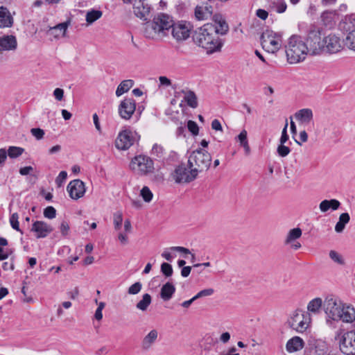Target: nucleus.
I'll return each instance as SVG.
<instances>
[{
  "label": "nucleus",
  "instance_id": "nucleus-13",
  "mask_svg": "<svg viewBox=\"0 0 355 355\" xmlns=\"http://www.w3.org/2000/svg\"><path fill=\"white\" fill-rule=\"evenodd\" d=\"M136 110V102L132 98H125L118 107L119 116L125 120L130 119Z\"/></svg>",
  "mask_w": 355,
  "mask_h": 355
},
{
  "label": "nucleus",
  "instance_id": "nucleus-60",
  "mask_svg": "<svg viewBox=\"0 0 355 355\" xmlns=\"http://www.w3.org/2000/svg\"><path fill=\"white\" fill-rule=\"evenodd\" d=\"M7 159V151L5 148L0 149V166H1Z\"/></svg>",
  "mask_w": 355,
  "mask_h": 355
},
{
  "label": "nucleus",
  "instance_id": "nucleus-17",
  "mask_svg": "<svg viewBox=\"0 0 355 355\" xmlns=\"http://www.w3.org/2000/svg\"><path fill=\"white\" fill-rule=\"evenodd\" d=\"M53 230V228L50 225L41 220L34 222L31 227V231L35 233L37 239L46 237Z\"/></svg>",
  "mask_w": 355,
  "mask_h": 355
},
{
  "label": "nucleus",
  "instance_id": "nucleus-50",
  "mask_svg": "<svg viewBox=\"0 0 355 355\" xmlns=\"http://www.w3.org/2000/svg\"><path fill=\"white\" fill-rule=\"evenodd\" d=\"M44 216L49 219H53L56 216V210L52 206H49L44 210Z\"/></svg>",
  "mask_w": 355,
  "mask_h": 355
},
{
  "label": "nucleus",
  "instance_id": "nucleus-10",
  "mask_svg": "<svg viewBox=\"0 0 355 355\" xmlns=\"http://www.w3.org/2000/svg\"><path fill=\"white\" fill-rule=\"evenodd\" d=\"M339 28L347 35L343 40L344 44L350 50L355 51V24L351 17H345L339 24Z\"/></svg>",
  "mask_w": 355,
  "mask_h": 355
},
{
  "label": "nucleus",
  "instance_id": "nucleus-27",
  "mask_svg": "<svg viewBox=\"0 0 355 355\" xmlns=\"http://www.w3.org/2000/svg\"><path fill=\"white\" fill-rule=\"evenodd\" d=\"M304 344L301 338L295 336L288 340L286 348L288 352L292 353L302 349L304 347Z\"/></svg>",
  "mask_w": 355,
  "mask_h": 355
},
{
  "label": "nucleus",
  "instance_id": "nucleus-42",
  "mask_svg": "<svg viewBox=\"0 0 355 355\" xmlns=\"http://www.w3.org/2000/svg\"><path fill=\"white\" fill-rule=\"evenodd\" d=\"M123 222V214L122 212L119 211L114 214L113 215V223L114 226V229L116 230H119L122 226Z\"/></svg>",
  "mask_w": 355,
  "mask_h": 355
},
{
  "label": "nucleus",
  "instance_id": "nucleus-19",
  "mask_svg": "<svg viewBox=\"0 0 355 355\" xmlns=\"http://www.w3.org/2000/svg\"><path fill=\"white\" fill-rule=\"evenodd\" d=\"M17 47L16 37L14 35L0 36V51H14Z\"/></svg>",
  "mask_w": 355,
  "mask_h": 355
},
{
  "label": "nucleus",
  "instance_id": "nucleus-3",
  "mask_svg": "<svg viewBox=\"0 0 355 355\" xmlns=\"http://www.w3.org/2000/svg\"><path fill=\"white\" fill-rule=\"evenodd\" d=\"M287 60L290 64H297L303 62L308 54L307 44L300 35H293L286 46Z\"/></svg>",
  "mask_w": 355,
  "mask_h": 355
},
{
  "label": "nucleus",
  "instance_id": "nucleus-48",
  "mask_svg": "<svg viewBox=\"0 0 355 355\" xmlns=\"http://www.w3.org/2000/svg\"><path fill=\"white\" fill-rule=\"evenodd\" d=\"M187 128L193 135L196 136L198 135L199 128L195 121L189 120L187 122Z\"/></svg>",
  "mask_w": 355,
  "mask_h": 355
},
{
  "label": "nucleus",
  "instance_id": "nucleus-22",
  "mask_svg": "<svg viewBox=\"0 0 355 355\" xmlns=\"http://www.w3.org/2000/svg\"><path fill=\"white\" fill-rule=\"evenodd\" d=\"M14 19L9 10L3 6L0 7V28L12 26Z\"/></svg>",
  "mask_w": 355,
  "mask_h": 355
},
{
  "label": "nucleus",
  "instance_id": "nucleus-26",
  "mask_svg": "<svg viewBox=\"0 0 355 355\" xmlns=\"http://www.w3.org/2000/svg\"><path fill=\"white\" fill-rule=\"evenodd\" d=\"M295 117L302 123H309L313 118V111L309 108L301 109L295 112Z\"/></svg>",
  "mask_w": 355,
  "mask_h": 355
},
{
  "label": "nucleus",
  "instance_id": "nucleus-47",
  "mask_svg": "<svg viewBox=\"0 0 355 355\" xmlns=\"http://www.w3.org/2000/svg\"><path fill=\"white\" fill-rule=\"evenodd\" d=\"M141 283L139 282H135L129 287L128 290V293L130 295H137L141 291Z\"/></svg>",
  "mask_w": 355,
  "mask_h": 355
},
{
  "label": "nucleus",
  "instance_id": "nucleus-56",
  "mask_svg": "<svg viewBox=\"0 0 355 355\" xmlns=\"http://www.w3.org/2000/svg\"><path fill=\"white\" fill-rule=\"evenodd\" d=\"M288 121H286V124L282 130V136L280 138V143L284 144L288 140V135L287 134Z\"/></svg>",
  "mask_w": 355,
  "mask_h": 355
},
{
  "label": "nucleus",
  "instance_id": "nucleus-8",
  "mask_svg": "<svg viewBox=\"0 0 355 355\" xmlns=\"http://www.w3.org/2000/svg\"><path fill=\"white\" fill-rule=\"evenodd\" d=\"M130 167L132 170L141 175L152 173L154 171V163L153 159L143 155L135 156L131 160Z\"/></svg>",
  "mask_w": 355,
  "mask_h": 355
},
{
  "label": "nucleus",
  "instance_id": "nucleus-59",
  "mask_svg": "<svg viewBox=\"0 0 355 355\" xmlns=\"http://www.w3.org/2000/svg\"><path fill=\"white\" fill-rule=\"evenodd\" d=\"M159 80L160 85L165 87H168L171 85V81L169 78L166 76H159Z\"/></svg>",
  "mask_w": 355,
  "mask_h": 355
},
{
  "label": "nucleus",
  "instance_id": "nucleus-20",
  "mask_svg": "<svg viewBox=\"0 0 355 355\" xmlns=\"http://www.w3.org/2000/svg\"><path fill=\"white\" fill-rule=\"evenodd\" d=\"M158 337V331L156 329L150 330L141 340V347L144 351H148L155 343Z\"/></svg>",
  "mask_w": 355,
  "mask_h": 355
},
{
  "label": "nucleus",
  "instance_id": "nucleus-38",
  "mask_svg": "<svg viewBox=\"0 0 355 355\" xmlns=\"http://www.w3.org/2000/svg\"><path fill=\"white\" fill-rule=\"evenodd\" d=\"M322 305V299L319 298V297L315 298L309 302V304L307 305L308 311H310L312 313H317L319 311Z\"/></svg>",
  "mask_w": 355,
  "mask_h": 355
},
{
  "label": "nucleus",
  "instance_id": "nucleus-46",
  "mask_svg": "<svg viewBox=\"0 0 355 355\" xmlns=\"http://www.w3.org/2000/svg\"><path fill=\"white\" fill-rule=\"evenodd\" d=\"M161 272L166 277H171L173 275V272L172 266L168 263H162Z\"/></svg>",
  "mask_w": 355,
  "mask_h": 355
},
{
  "label": "nucleus",
  "instance_id": "nucleus-11",
  "mask_svg": "<svg viewBox=\"0 0 355 355\" xmlns=\"http://www.w3.org/2000/svg\"><path fill=\"white\" fill-rule=\"evenodd\" d=\"M189 171L184 164L179 165L174 171L173 177L177 183L190 182L195 180L197 175V171L189 168Z\"/></svg>",
  "mask_w": 355,
  "mask_h": 355
},
{
  "label": "nucleus",
  "instance_id": "nucleus-12",
  "mask_svg": "<svg viewBox=\"0 0 355 355\" xmlns=\"http://www.w3.org/2000/svg\"><path fill=\"white\" fill-rule=\"evenodd\" d=\"M340 351L346 355H355V331L345 333L340 340Z\"/></svg>",
  "mask_w": 355,
  "mask_h": 355
},
{
  "label": "nucleus",
  "instance_id": "nucleus-28",
  "mask_svg": "<svg viewBox=\"0 0 355 355\" xmlns=\"http://www.w3.org/2000/svg\"><path fill=\"white\" fill-rule=\"evenodd\" d=\"M175 292V286L171 282H167L161 288L160 297L164 301H168L172 298Z\"/></svg>",
  "mask_w": 355,
  "mask_h": 355
},
{
  "label": "nucleus",
  "instance_id": "nucleus-58",
  "mask_svg": "<svg viewBox=\"0 0 355 355\" xmlns=\"http://www.w3.org/2000/svg\"><path fill=\"white\" fill-rule=\"evenodd\" d=\"M256 15L259 18L263 20L266 19L268 16V12L263 9H258L257 10Z\"/></svg>",
  "mask_w": 355,
  "mask_h": 355
},
{
  "label": "nucleus",
  "instance_id": "nucleus-14",
  "mask_svg": "<svg viewBox=\"0 0 355 355\" xmlns=\"http://www.w3.org/2000/svg\"><path fill=\"white\" fill-rule=\"evenodd\" d=\"M324 51L329 53H336L343 48V43L340 37L335 34H329L323 37Z\"/></svg>",
  "mask_w": 355,
  "mask_h": 355
},
{
  "label": "nucleus",
  "instance_id": "nucleus-41",
  "mask_svg": "<svg viewBox=\"0 0 355 355\" xmlns=\"http://www.w3.org/2000/svg\"><path fill=\"white\" fill-rule=\"evenodd\" d=\"M24 150L21 147L10 146L7 150V156L8 155L10 158H17L20 156Z\"/></svg>",
  "mask_w": 355,
  "mask_h": 355
},
{
  "label": "nucleus",
  "instance_id": "nucleus-2",
  "mask_svg": "<svg viewBox=\"0 0 355 355\" xmlns=\"http://www.w3.org/2000/svg\"><path fill=\"white\" fill-rule=\"evenodd\" d=\"M171 28L173 37L177 41L187 40L190 35V26L186 22L174 24L171 17L166 14L160 13L153 21L145 24L144 35L146 37L153 39L159 33L166 35V31Z\"/></svg>",
  "mask_w": 355,
  "mask_h": 355
},
{
  "label": "nucleus",
  "instance_id": "nucleus-44",
  "mask_svg": "<svg viewBox=\"0 0 355 355\" xmlns=\"http://www.w3.org/2000/svg\"><path fill=\"white\" fill-rule=\"evenodd\" d=\"M19 215L17 213H13L10 217V223L12 229L15 230L19 232L22 234L21 229L19 228Z\"/></svg>",
  "mask_w": 355,
  "mask_h": 355
},
{
  "label": "nucleus",
  "instance_id": "nucleus-36",
  "mask_svg": "<svg viewBox=\"0 0 355 355\" xmlns=\"http://www.w3.org/2000/svg\"><path fill=\"white\" fill-rule=\"evenodd\" d=\"M336 14L335 10L323 12L321 18L324 24L327 26H331L334 24Z\"/></svg>",
  "mask_w": 355,
  "mask_h": 355
},
{
  "label": "nucleus",
  "instance_id": "nucleus-6",
  "mask_svg": "<svg viewBox=\"0 0 355 355\" xmlns=\"http://www.w3.org/2000/svg\"><path fill=\"white\" fill-rule=\"evenodd\" d=\"M260 40L263 49L268 53H276L282 46L281 34L271 30L265 31L261 34Z\"/></svg>",
  "mask_w": 355,
  "mask_h": 355
},
{
  "label": "nucleus",
  "instance_id": "nucleus-29",
  "mask_svg": "<svg viewBox=\"0 0 355 355\" xmlns=\"http://www.w3.org/2000/svg\"><path fill=\"white\" fill-rule=\"evenodd\" d=\"M170 251H175L181 253H184L186 255L191 254L190 250L188 248L181 246H173L168 249H166L162 254V257L168 261H171L174 257L170 253Z\"/></svg>",
  "mask_w": 355,
  "mask_h": 355
},
{
  "label": "nucleus",
  "instance_id": "nucleus-32",
  "mask_svg": "<svg viewBox=\"0 0 355 355\" xmlns=\"http://www.w3.org/2000/svg\"><path fill=\"white\" fill-rule=\"evenodd\" d=\"M350 216L348 213H343L340 215L338 221L335 225V231L341 233L344 230L346 224L349 222Z\"/></svg>",
  "mask_w": 355,
  "mask_h": 355
},
{
  "label": "nucleus",
  "instance_id": "nucleus-4",
  "mask_svg": "<svg viewBox=\"0 0 355 355\" xmlns=\"http://www.w3.org/2000/svg\"><path fill=\"white\" fill-rule=\"evenodd\" d=\"M321 28L311 25L308 31L306 40L308 51L311 55H320L324 52L323 38L321 37Z\"/></svg>",
  "mask_w": 355,
  "mask_h": 355
},
{
  "label": "nucleus",
  "instance_id": "nucleus-24",
  "mask_svg": "<svg viewBox=\"0 0 355 355\" xmlns=\"http://www.w3.org/2000/svg\"><path fill=\"white\" fill-rule=\"evenodd\" d=\"M340 202L336 199L324 200L319 205V209L322 213L334 211L339 209Z\"/></svg>",
  "mask_w": 355,
  "mask_h": 355
},
{
  "label": "nucleus",
  "instance_id": "nucleus-57",
  "mask_svg": "<svg viewBox=\"0 0 355 355\" xmlns=\"http://www.w3.org/2000/svg\"><path fill=\"white\" fill-rule=\"evenodd\" d=\"M53 96L57 101H62L64 97V90L61 88H56L53 91Z\"/></svg>",
  "mask_w": 355,
  "mask_h": 355
},
{
  "label": "nucleus",
  "instance_id": "nucleus-35",
  "mask_svg": "<svg viewBox=\"0 0 355 355\" xmlns=\"http://www.w3.org/2000/svg\"><path fill=\"white\" fill-rule=\"evenodd\" d=\"M151 302L152 297L148 293H146L143 295L142 299L137 302V304H136V307L140 311H145L147 310Z\"/></svg>",
  "mask_w": 355,
  "mask_h": 355
},
{
  "label": "nucleus",
  "instance_id": "nucleus-39",
  "mask_svg": "<svg viewBox=\"0 0 355 355\" xmlns=\"http://www.w3.org/2000/svg\"><path fill=\"white\" fill-rule=\"evenodd\" d=\"M150 154L157 159H164L165 155V150L161 145L155 144L152 148Z\"/></svg>",
  "mask_w": 355,
  "mask_h": 355
},
{
  "label": "nucleus",
  "instance_id": "nucleus-43",
  "mask_svg": "<svg viewBox=\"0 0 355 355\" xmlns=\"http://www.w3.org/2000/svg\"><path fill=\"white\" fill-rule=\"evenodd\" d=\"M329 257L334 262L339 265L343 266L345 263L343 256L335 250H331L329 252Z\"/></svg>",
  "mask_w": 355,
  "mask_h": 355
},
{
  "label": "nucleus",
  "instance_id": "nucleus-33",
  "mask_svg": "<svg viewBox=\"0 0 355 355\" xmlns=\"http://www.w3.org/2000/svg\"><path fill=\"white\" fill-rule=\"evenodd\" d=\"M103 16V12L100 10L92 9L88 10L85 15V20L88 24H92Z\"/></svg>",
  "mask_w": 355,
  "mask_h": 355
},
{
  "label": "nucleus",
  "instance_id": "nucleus-18",
  "mask_svg": "<svg viewBox=\"0 0 355 355\" xmlns=\"http://www.w3.org/2000/svg\"><path fill=\"white\" fill-rule=\"evenodd\" d=\"M150 10L148 3L141 0H135L133 5L135 15L141 19L146 20Z\"/></svg>",
  "mask_w": 355,
  "mask_h": 355
},
{
  "label": "nucleus",
  "instance_id": "nucleus-51",
  "mask_svg": "<svg viewBox=\"0 0 355 355\" xmlns=\"http://www.w3.org/2000/svg\"><path fill=\"white\" fill-rule=\"evenodd\" d=\"M67 178V173L65 171H62L60 172L57 178H55V184L58 187L62 186L63 183L65 182Z\"/></svg>",
  "mask_w": 355,
  "mask_h": 355
},
{
  "label": "nucleus",
  "instance_id": "nucleus-5",
  "mask_svg": "<svg viewBox=\"0 0 355 355\" xmlns=\"http://www.w3.org/2000/svg\"><path fill=\"white\" fill-rule=\"evenodd\" d=\"M211 155L207 150L198 148L190 154L188 166L189 168L196 170L198 175L200 172L207 171L211 165Z\"/></svg>",
  "mask_w": 355,
  "mask_h": 355
},
{
  "label": "nucleus",
  "instance_id": "nucleus-49",
  "mask_svg": "<svg viewBox=\"0 0 355 355\" xmlns=\"http://www.w3.org/2000/svg\"><path fill=\"white\" fill-rule=\"evenodd\" d=\"M277 151L280 157H284L290 153L291 149L289 147L284 146V144L280 143V144L277 147Z\"/></svg>",
  "mask_w": 355,
  "mask_h": 355
},
{
  "label": "nucleus",
  "instance_id": "nucleus-62",
  "mask_svg": "<svg viewBox=\"0 0 355 355\" xmlns=\"http://www.w3.org/2000/svg\"><path fill=\"white\" fill-rule=\"evenodd\" d=\"M33 171V168L31 166L22 167L19 169V173L21 175H28L31 172Z\"/></svg>",
  "mask_w": 355,
  "mask_h": 355
},
{
  "label": "nucleus",
  "instance_id": "nucleus-30",
  "mask_svg": "<svg viewBox=\"0 0 355 355\" xmlns=\"http://www.w3.org/2000/svg\"><path fill=\"white\" fill-rule=\"evenodd\" d=\"M181 92L184 94V99L189 107L192 108L198 107L197 96L193 91L182 89Z\"/></svg>",
  "mask_w": 355,
  "mask_h": 355
},
{
  "label": "nucleus",
  "instance_id": "nucleus-45",
  "mask_svg": "<svg viewBox=\"0 0 355 355\" xmlns=\"http://www.w3.org/2000/svg\"><path fill=\"white\" fill-rule=\"evenodd\" d=\"M145 202H149L153 198V193L148 187H144L140 193Z\"/></svg>",
  "mask_w": 355,
  "mask_h": 355
},
{
  "label": "nucleus",
  "instance_id": "nucleus-54",
  "mask_svg": "<svg viewBox=\"0 0 355 355\" xmlns=\"http://www.w3.org/2000/svg\"><path fill=\"white\" fill-rule=\"evenodd\" d=\"M70 227L68 222L62 220L60 225V231L63 236H67L69 233Z\"/></svg>",
  "mask_w": 355,
  "mask_h": 355
},
{
  "label": "nucleus",
  "instance_id": "nucleus-53",
  "mask_svg": "<svg viewBox=\"0 0 355 355\" xmlns=\"http://www.w3.org/2000/svg\"><path fill=\"white\" fill-rule=\"evenodd\" d=\"M247 135V131L243 129L237 136L236 140L240 143L241 146H243L244 144L248 143Z\"/></svg>",
  "mask_w": 355,
  "mask_h": 355
},
{
  "label": "nucleus",
  "instance_id": "nucleus-52",
  "mask_svg": "<svg viewBox=\"0 0 355 355\" xmlns=\"http://www.w3.org/2000/svg\"><path fill=\"white\" fill-rule=\"evenodd\" d=\"M214 293V290L211 288H206L199 291L196 295H194L195 299L198 300L201 297H207L213 295Z\"/></svg>",
  "mask_w": 355,
  "mask_h": 355
},
{
  "label": "nucleus",
  "instance_id": "nucleus-23",
  "mask_svg": "<svg viewBox=\"0 0 355 355\" xmlns=\"http://www.w3.org/2000/svg\"><path fill=\"white\" fill-rule=\"evenodd\" d=\"M212 12L213 8L211 6H197L195 8L194 15L196 19L202 21L209 18Z\"/></svg>",
  "mask_w": 355,
  "mask_h": 355
},
{
  "label": "nucleus",
  "instance_id": "nucleus-7",
  "mask_svg": "<svg viewBox=\"0 0 355 355\" xmlns=\"http://www.w3.org/2000/svg\"><path fill=\"white\" fill-rule=\"evenodd\" d=\"M311 322V315L309 312L297 309L288 320L289 326L297 332L304 331Z\"/></svg>",
  "mask_w": 355,
  "mask_h": 355
},
{
  "label": "nucleus",
  "instance_id": "nucleus-9",
  "mask_svg": "<svg viewBox=\"0 0 355 355\" xmlns=\"http://www.w3.org/2000/svg\"><path fill=\"white\" fill-rule=\"evenodd\" d=\"M343 304L336 300L333 297H327L324 300L323 307L325 313L327 314L329 319L327 320V322L331 325L332 324V321H339V318L340 317V313L342 311V306Z\"/></svg>",
  "mask_w": 355,
  "mask_h": 355
},
{
  "label": "nucleus",
  "instance_id": "nucleus-63",
  "mask_svg": "<svg viewBox=\"0 0 355 355\" xmlns=\"http://www.w3.org/2000/svg\"><path fill=\"white\" fill-rule=\"evenodd\" d=\"M118 239L119 240L121 243L123 245H125L128 242V238L127 234L122 233V232L119 233Z\"/></svg>",
  "mask_w": 355,
  "mask_h": 355
},
{
  "label": "nucleus",
  "instance_id": "nucleus-40",
  "mask_svg": "<svg viewBox=\"0 0 355 355\" xmlns=\"http://www.w3.org/2000/svg\"><path fill=\"white\" fill-rule=\"evenodd\" d=\"M271 8L278 13H283L287 8V5L284 0H277L271 2Z\"/></svg>",
  "mask_w": 355,
  "mask_h": 355
},
{
  "label": "nucleus",
  "instance_id": "nucleus-15",
  "mask_svg": "<svg viewBox=\"0 0 355 355\" xmlns=\"http://www.w3.org/2000/svg\"><path fill=\"white\" fill-rule=\"evenodd\" d=\"M133 132L125 130L119 132L116 141L115 146L119 150H127L134 144L135 137Z\"/></svg>",
  "mask_w": 355,
  "mask_h": 355
},
{
  "label": "nucleus",
  "instance_id": "nucleus-64",
  "mask_svg": "<svg viewBox=\"0 0 355 355\" xmlns=\"http://www.w3.org/2000/svg\"><path fill=\"white\" fill-rule=\"evenodd\" d=\"M236 348L235 347H231L227 352L221 353L219 355H239V353H236Z\"/></svg>",
  "mask_w": 355,
  "mask_h": 355
},
{
  "label": "nucleus",
  "instance_id": "nucleus-16",
  "mask_svg": "<svg viewBox=\"0 0 355 355\" xmlns=\"http://www.w3.org/2000/svg\"><path fill=\"white\" fill-rule=\"evenodd\" d=\"M67 190L71 198L78 200L85 195V183L79 179L73 180L69 183Z\"/></svg>",
  "mask_w": 355,
  "mask_h": 355
},
{
  "label": "nucleus",
  "instance_id": "nucleus-55",
  "mask_svg": "<svg viewBox=\"0 0 355 355\" xmlns=\"http://www.w3.org/2000/svg\"><path fill=\"white\" fill-rule=\"evenodd\" d=\"M31 132L37 140L42 139L44 135V131L39 128H32Z\"/></svg>",
  "mask_w": 355,
  "mask_h": 355
},
{
  "label": "nucleus",
  "instance_id": "nucleus-1",
  "mask_svg": "<svg viewBox=\"0 0 355 355\" xmlns=\"http://www.w3.org/2000/svg\"><path fill=\"white\" fill-rule=\"evenodd\" d=\"M214 24L207 23L195 31L193 39L194 42L205 49L209 54L220 51L223 42L218 35H225L229 26L220 15L214 16Z\"/></svg>",
  "mask_w": 355,
  "mask_h": 355
},
{
  "label": "nucleus",
  "instance_id": "nucleus-34",
  "mask_svg": "<svg viewBox=\"0 0 355 355\" xmlns=\"http://www.w3.org/2000/svg\"><path fill=\"white\" fill-rule=\"evenodd\" d=\"M68 23L64 22L58 24L53 27H51L50 31H51V34H53L55 37H58L60 35L63 36L65 35Z\"/></svg>",
  "mask_w": 355,
  "mask_h": 355
},
{
  "label": "nucleus",
  "instance_id": "nucleus-31",
  "mask_svg": "<svg viewBox=\"0 0 355 355\" xmlns=\"http://www.w3.org/2000/svg\"><path fill=\"white\" fill-rule=\"evenodd\" d=\"M134 85V81L128 79L123 80L117 87L116 96L119 97L125 92H128Z\"/></svg>",
  "mask_w": 355,
  "mask_h": 355
},
{
  "label": "nucleus",
  "instance_id": "nucleus-37",
  "mask_svg": "<svg viewBox=\"0 0 355 355\" xmlns=\"http://www.w3.org/2000/svg\"><path fill=\"white\" fill-rule=\"evenodd\" d=\"M302 236V230L299 227L291 230L285 240V243L288 244L299 239Z\"/></svg>",
  "mask_w": 355,
  "mask_h": 355
},
{
  "label": "nucleus",
  "instance_id": "nucleus-25",
  "mask_svg": "<svg viewBox=\"0 0 355 355\" xmlns=\"http://www.w3.org/2000/svg\"><path fill=\"white\" fill-rule=\"evenodd\" d=\"M339 320L344 322H352L355 320V309L352 306H342V311L340 313Z\"/></svg>",
  "mask_w": 355,
  "mask_h": 355
},
{
  "label": "nucleus",
  "instance_id": "nucleus-21",
  "mask_svg": "<svg viewBox=\"0 0 355 355\" xmlns=\"http://www.w3.org/2000/svg\"><path fill=\"white\" fill-rule=\"evenodd\" d=\"M306 355H339L329 351L328 347L323 343H318L315 346L311 347L306 351Z\"/></svg>",
  "mask_w": 355,
  "mask_h": 355
},
{
  "label": "nucleus",
  "instance_id": "nucleus-61",
  "mask_svg": "<svg viewBox=\"0 0 355 355\" xmlns=\"http://www.w3.org/2000/svg\"><path fill=\"white\" fill-rule=\"evenodd\" d=\"M211 128L215 130L223 131L220 122L218 119H214L211 122Z\"/></svg>",
  "mask_w": 355,
  "mask_h": 355
}]
</instances>
